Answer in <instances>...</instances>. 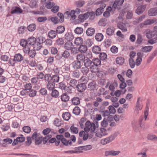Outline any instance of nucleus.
Wrapping results in <instances>:
<instances>
[{
	"mask_svg": "<svg viewBox=\"0 0 157 157\" xmlns=\"http://www.w3.org/2000/svg\"><path fill=\"white\" fill-rule=\"evenodd\" d=\"M144 119L143 116H141L139 119V121L138 122L136 121H133L132 122V124L133 128L135 130L139 129L140 127H144V124L142 123L143 119Z\"/></svg>",
	"mask_w": 157,
	"mask_h": 157,
	"instance_id": "nucleus-1",
	"label": "nucleus"
},
{
	"mask_svg": "<svg viewBox=\"0 0 157 157\" xmlns=\"http://www.w3.org/2000/svg\"><path fill=\"white\" fill-rule=\"evenodd\" d=\"M85 127L84 129L86 133H88L89 131L91 133L94 132L95 128L94 123H91L90 121H88L85 123Z\"/></svg>",
	"mask_w": 157,
	"mask_h": 157,
	"instance_id": "nucleus-2",
	"label": "nucleus"
},
{
	"mask_svg": "<svg viewBox=\"0 0 157 157\" xmlns=\"http://www.w3.org/2000/svg\"><path fill=\"white\" fill-rule=\"evenodd\" d=\"M32 139L34 140L36 145L40 144L43 138L39 133L34 132L32 136Z\"/></svg>",
	"mask_w": 157,
	"mask_h": 157,
	"instance_id": "nucleus-3",
	"label": "nucleus"
},
{
	"mask_svg": "<svg viewBox=\"0 0 157 157\" xmlns=\"http://www.w3.org/2000/svg\"><path fill=\"white\" fill-rule=\"evenodd\" d=\"M117 136V133H115L109 136L102 139L101 140L100 143L102 145H105L113 140Z\"/></svg>",
	"mask_w": 157,
	"mask_h": 157,
	"instance_id": "nucleus-4",
	"label": "nucleus"
},
{
	"mask_svg": "<svg viewBox=\"0 0 157 157\" xmlns=\"http://www.w3.org/2000/svg\"><path fill=\"white\" fill-rule=\"evenodd\" d=\"M56 137L57 140L61 141L62 144L66 146L71 145L72 142L71 140H67L62 135H57Z\"/></svg>",
	"mask_w": 157,
	"mask_h": 157,
	"instance_id": "nucleus-5",
	"label": "nucleus"
},
{
	"mask_svg": "<svg viewBox=\"0 0 157 157\" xmlns=\"http://www.w3.org/2000/svg\"><path fill=\"white\" fill-rule=\"evenodd\" d=\"M75 11L74 10H71L70 12L67 11L64 14V17L68 19L71 18V20H74L76 18V16L75 15Z\"/></svg>",
	"mask_w": 157,
	"mask_h": 157,
	"instance_id": "nucleus-6",
	"label": "nucleus"
},
{
	"mask_svg": "<svg viewBox=\"0 0 157 157\" xmlns=\"http://www.w3.org/2000/svg\"><path fill=\"white\" fill-rule=\"evenodd\" d=\"M121 152L119 151H115L113 150L106 151L104 153V155L105 156H115L118 155Z\"/></svg>",
	"mask_w": 157,
	"mask_h": 157,
	"instance_id": "nucleus-7",
	"label": "nucleus"
},
{
	"mask_svg": "<svg viewBox=\"0 0 157 157\" xmlns=\"http://www.w3.org/2000/svg\"><path fill=\"white\" fill-rule=\"evenodd\" d=\"M141 101V98H138L135 108V110L137 113H139V111H140L143 107L142 104L140 103V102Z\"/></svg>",
	"mask_w": 157,
	"mask_h": 157,
	"instance_id": "nucleus-8",
	"label": "nucleus"
},
{
	"mask_svg": "<svg viewBox=\"0 0 157 157\" xmlns=\"http://www.w3.org/2000/svg\"><path fill=\"white\" fill-rule=\"evenodd\" d=\"M146 35L148 39H151L154 37L155 35H157L156 31H153L149 29H147L146 31Z\"/></svg>",
	"mask_w": 157,
	"mask_h": 157,
	"instance_id": "nucleus-9",
	"label": "nucleus"
},
{
	"mask_svg": "<svg viewBox=\"0 0 157 157\" xmlns=\"http://www.w3.org/2000/svg\"><path fill=\"white\" fill-rule=\"evenodd\" d=\"M11 12L12 14H20L22 13L23 11L20 8L15 6L12 8Z\"/></svg>",
	"mask_w": 157,
	"mask_h": 157,
	"instance_id": "nucleus-10",
	"label": "nucleus"
},
{
	"mask_svg": "<svg viewBox=\"0 0 157 157\" xmlns=\"http://www.w3.org/2000/svg\"><path fill=\"white\" fill-rule=\"evenodd\" d=\"M86 88V86L85 83H80L76 86L77 90L80 92L84 91Z\"/></svg>",
	"mask_w": 157,
	"mask_h": 157,
	"instance_id": "nucleus-11",
	"label": "nucleus"
},
{
	"mask_svg": "<svg viewBox=\"0 0 157 157\" xmlns=\"http://www.w3.org/2000/svg\"><path fill=\"white\" fill-rule=\"evenodd\" d=\"M118 28L120 29L123 32L127 31V29L125 24L123 22H119L117 25Z\"/></svg>",
	"mask_w": 157,
	"mask_h": 157,
	"instance_id": "nucleus-12",
	"label": "nucleus"
},
{
	"mask_svg": "<svg viewBox=\"0 0 157 157\" xmlns=\"http://www.w3.org/2000/svg\"><path fill=\"white\" fill-rule=\"evenodd\" d=\"M148 14L150 16H154L157 15V8L150 9L148 11Z\"/></svg>",
	"mask_w": 157,
	"mask_h": 157,
	"instance_id": "nucleus-13",
	"label": "nucleus"
},
{
	"mask_svg": "<svg viewBox=\"0 0 157 157\" xmlns=\"http://www.w3.org/2000/svg\"><path fill=\"white\" fill-rule=\"evenodd\" d=\"M117 6H119L118 4V0H116L113 5L112 7L108 6L107 8V10H109L110 12H112L113 13Z\"/></svg>",
	"mask_w": 157,
	"mask_h": 157,
	"instance_id": "nucleus-14",
	"label": "nucleus"
},
{
	"mask_svg": "<svg viewBox=\"0 0 157 157\" xmlns=\"http://www.w3.org/2000/svg\"><path fill=\"white\" fill-rule=\"evenodd\" d=\"M152 46H148L143 47L141 49V51L143 52L147 53L150 52L153 49Z\"/></svg>",
	"mask_w": 157,
	"mask_h": 157,
	"instance_id": "nucleus-15",
	"label": "nucleus"
},
{
	"mask_svg": "<svg viewBox=\"0 0 157 157\" xmlns=\"http://www.w3.org/2000/svg\"><path fill=\"white\" fill-rule=\"evenodd\" d=\"M146 7V5H142L139 6L136 10V13L138 14H140L145 10Z\"/></svg>",
	"mask_w": 157,
	"mask_h": 157,
	"instance_id": "nucleus-16",
	"label": "nucleus"
},
{
	"mask_svg": "<svg viewBox=\"0 0 157 157\" xmlns=\"http://www.w3.org/2000/svg\"><path fill=\"white\" fill-rule=\"evenodd\" d=\"M74 36L72 33L71 32L67 33L64 36V38L68 41H70L74 38Z\"/></svg>",
	"mask_w": 157,
	"mask_h": 157,
	"instance_id": "nucleus-17",
	"label": "nucleus"
},
{
	"mask_svg": "<svg viewBox=\"0 0 157 157\" xmlns=\"http://www.w3.org/2000/svg\"><path fill=\"white\" fill-rule=\"evenodd\" d=\"M57 34L56 31L51 30L48 32V36L50 39H53L56 37Z\"/></svg>",
	"mask_w": 157,
	"mask_h": 157,
	"instance_id": "nucleus-18",
	"label": "nucleus"
},
{
	"mask_svg": "<svg viewBox=\"0 0 157 157\" xmlns=\"http://www.w3.org/2000/svg\"><path fill=\"white\" fill-rule=\"evenodd\" d=\"M46 87L48 90H52L55 88V84L53 82H49L47 83Z\"/></svg>",
	"mask_w": 157,
	"mask_h": 157,
	"instance_id": "nucleus-19",
	"label": "nucleus"
},
{
	"mask_svg": "<svg viewBox=\"0 0 157 157\" xmlns=\"http://www.w3.org/2000/svg\"><path fill=\"white\" fill-rule=\"evenodd\" d=\"M27 41L28 44L33 46L36 43V39L33 36H31L28 39Z\"/></svg>",
	"mask_w": 157,
	"mask_h": 157,
	"instance_id": "nucleus-20",
	"label": "nucleus"
},
{
	"mask_svg": "<svg viewBox=\"0 0 157 157\" xmlns=\"http://www.w3.org/2000/svg\"><path fill=\"white\" fill-rule=\"evenodd\" d=\"M88 12L85 13L83 14H80L78 16V20L81 22L83 21L84 20H86L88 18Z\"/></svg>",
	"mask_w": 157,
	"mask_h": 157,
	"instance_id": "nucleus-21",
	"label": "nucleus"
},
{
	"mask_svg": "<svg viewBox=\"0 0 157 157\" xmlns=\"http://www.w3.org/2000/svg\"><path fill=\"white\" fill-rule=\"evenodd\" d=\"M86 34L89 36H91L95 33V30L93 28H88L86 31Z\"/></svg>",
	"mask_w": 157,
	"mask_h": 157,
	"instance_id": "nucleus-22",
	"label": "nucleus"
},
{
	"mask_svg": "<svg viewBox=\"0 0 157 157\" xmlns=\"http://www.w3.org/2000/svg\"><path fill=\"white\" fill-rule=\"evenodd\" d=\"M73 43L70 41L66 42L64 45V48L67 50H70L73 47Z\"/></svg>",
	"mask_w": 157,
	"mask_h": 157,
	"instance_id": "nucleus-23",
	"label": "nucleus"
},
{
	"mask_svg": "<svg viewBox=\"0 0 157 157\" xmlns=\"http://www.w3.org/2000/svg\"><path fill=\"white\" fill-rule=\"evenodd\" d=\"M87 50L86 46L84 45H81L78 48V51L82 53H86Z\"/></svg>",
	"mask_w": 157,
	"mask_h": 157,
	"instance_id": "nucleus-24",
	"label": "nucleus"
},
{
	"mask_svg": "<svg viewBox=\"0 0 157 157\" xmlns=\"http://www.w3.org/2000/svg\"><path fill=\"white\" fill-rule=\"evenodd\" d=\"M115 31L114 28L112 26L109 27L106 30V33L109 36H111L113 34Z\"/></svg>",
	"mask_w": 157,
	"mask_h": 157,
	"instance_id": "nucleus-25",
	"label": "nucleus"
},
{
	"mask_svg": "<svg viewBox=\"0 0 157 157\" xmlns=\"http://www.w3.org/2000/svg\"><path fill=\"white\" fill-rule=\"evenodd\" d=\"M73 67L76 69H78L81 67V62L79 61H74L72 63Z\"/></svg>",
	"mask_w": 157,
	"mask_h": 157,
	"instance_id": "nucleus-26",
	"label": "nucleus"
},
{
	"mask_svg": "<svg viewBox=\"0 0 157 157\" xmlns=\"http://www.w3.org/2000/svg\"><path fill=\"white\" fill-rule=\"evenodd\" d=\"M83 42V40L82 38L80 37H77L75 40V44L77 46L81 45Z\"/></svg>",
	"mask_w": 157,
	"mask_h": 157,
	"instance_id": "nucleus-27",
	"label": "nucleus"
},
{
	"mask_svg": "<svg viewBox=\"0 0 157 157\" xmlns=\"http://www.w3.org/2000/svg\"><path fill=\"white\" fill-rule=\"evenodd\" d=\"M14 58L16 61L21 62L23 60V57L20 53L16 54L14 56Z\"/></svg>",
	"mask_w": 157,
	"mask_h": 157,
	"instance_id": "nucleus-28",
	"label": "nucleus"
},
{
	"mask_svg": "<svg viewBox=\"0 0 157 157\" xmlns=\"http://www.w3.org/2000/svg\"><path fill=\"white\" fill-rule=\"evenodd\" d=\"M65 30V28L64 26H59L56 28V32L58 34H62L64 32Z\"/></svg>",
	"mask_w": 157,
	"mask_h": 157,
	"instance_id": "nucleus-29",
	"label": "nucleus"
},
{
	"mask_svg": "<svg viewBox=\"0 0 157 157\" xmlns=\"http://www.w3.org/2000/svg\"><path fill=\"white\" fill-rule=\"evenodd\" d=\"M72 104L75 105H78L80 103V99L78 97H76L73 98L71 99Z\"/></svg>",
	"mask_w": 157,
	"mask_h": 157,
	"instance_id": "nucleus-30",
	"label": "nucleus"
},
{
	"mask_svg": "<svg viewBox=\"0 0 157 157\" xmlns=\"http://www.w3.org/2000/svg\"><path fill=\"white\" fill-rule=\"evenodd\" d=\"M104 36L101 33H98L95 36V39L98 41H101L103 39Z\"/></svg>",
	"mask_w": 157,
	"mask_h": 157,
	"instance_id": "nucleus-31",
	"label": "nucleus"
},
{
	"mask_svg": "<svg viewBox=\"0 0 157 157\" xmlns=\"http://www.w3.org/2000/svg\"><path fill=\"white\" fill-rule=\"evenodd\" d=\"M76 59L78 61H84L86 59V57L84 55L81 53L77 55Z\"/></svg>",
	"mask_w": 157,
	"mask_h": 157,
	"instance_id": "nucleus-32",
	"label": "nucleus"
},
{
	"mask_svg": "<svg viewBox=\"0 0 157 157\" xmlns=\"http://www.w3.org/2000/svg\"><path fill=\"white\" fill-rule=\"evenodd\" d=\"M89 69L87 67L84 66L82 67L81 70V72L84 75H86L89 72Z\"/></svg>",
	"mask_w": 157,
	"mask_h": 157,
	"instance_id": "nucleus-33",
	"label": "nucleus"
},
{
	"mask_svg": "<svg viewBox=\"0 0 157 157\" xmlns=\"http://www.w3.org/2000/svg\"><path fill=\"white\" fill-rule=\"evenodd\" d=\"M101 51V49L98 46H94L92 48L93 52L96 54H98L100 53Z\"/></svg>",
	"mask_w": 157,
	"mask_h": 157,
	"instance_id": "nucleus-34",
	"label": "nucleus"
},
{
	"mask_svg": "<svg viewBox=\"0 0 157 157\" xmlns=\"http://www.w3.org/2000/svg\"><path fill=\"white\" fill-rule=\"evenodd\" d=\"M90 69L92 73H96L99 72L98 67L96 65H92L90 67Z\"/></svg>",
	"mask_w": 157,
	"mask_h": 157,
	"instance_id": "nucleus-35",
	"label": "nucleus"
},
{
	"mask_svg": "<svg viewBox=\"0 0 157 157\" xmlns=\"http://www.w3.org/2000/svg\"><path fill=\"white\" fill-rule=\"evenodd\" d=\"M62 116L63 118L65 120L67 121L70 119L71 115L70 113L68 112H66L63 113Z\"/></svg>",
	"mask_w": 157,
	"mask_h": 157,
	"instance_id": "nucleus-36",
	"label": "nucleus"
},
{
	"mask_svg": "<svg viewBox=\"0 0 157 157\" xmlns=\"http://www.w3.org/2000/svg\"><path fill=\"white\" fill-rule=\"evenodd\" d=\"M149 103H147L146 107V110L144 111V116H143L144 118V121L146 120L147 117L148 115V110L149 108Z\"/></svg>",
	"mask_w": 157,
	"mask_h": 157,
	"instance_id": "nucleus-37",
	"label": "nucleus"
},
{
	"mask_svg": "<svg viewBox=\"0 0 157 157\" xmlns=\"http://www.w3.org/2000/svg\"><path fill=\"white\" fill-rule=\"evenodd\" d=\"M84 63L85 66L88 67L92 63V62L87 58L84 61Z\"/></svg>",
	"mask_w": 157,
	"mask_h": 157,
	"instance_id": "nucleus-38",
	"label": "nucleus"
},
{
	"mask_svg": "<svg viewBox=\"0 0 157 157\" xmlns=\"http://www.w3.org/2000/svg\"><path fill=\"white\" fill-rule=\"evenodd\" d=\"M124 62V59L122 57H117L116 59V62L118 64L122 65Z\"/></svg>",
	"mask_w": 157,
	"mask_h": 157,
	"instance_id": "nucleus-39",
	"label": "nucleus"
},
{
	"mask_svg": "<svg viewBox=\"0 0 157 157\" xmlns=\"http://www.w3.org/2000/svg\"><path fill=\"white\" fill-rule=\"evenodd\" d=\"M36 28V25L34 24H32L27 27L29 31L32 32L34 31Z\"/></svg>",
	"mask_w": 157,
	"mask_h": 157,
	"instance_id": "nucleus-40",
	"label": "nucleus"
},
{
	"mask_svg": "<svg viewBox=\"0 0 157 157\" xmlns=\"http://www.w3.org/2000/svg\"><path fill=\"white\" fill-rule=\"evenodd\" d=\"M121 82V83L120 85V87L122 89V90L121 91V92H122L123 94H124L126 91L124 88L127 85L124 81L122 82Z\"/></svg>",
	"mask_w": 157,
	"mask_h": 157,
	"instance_id": "nucleus-41",
	"label": "nucleus"
},
{
	"mask_svg": "<svg viewBox=\"0 0 157 157\" xmlns=\"http://www.w3.org/2000/svg\"><path fill=\"white\" fill-rule=\"evenodd\" d=\"M148 140H151L157 141V136L155 135L151 134H148L147 136Z\"/></svg>",
	"mask_w": 157,
	"mask_h": 157,
	"instance_id": "nucleus-42",
	"label": "nucleus"
},
{
	"mask_svg": "<svg viewBox=\"0 0 157 157\" xmlns=\"http://www.w3.org/2000/svg\"><path fill=\"white\" fill-rule=\"evenodd\" d=\"M75 33L77 34H81L83 32V29L81 27H77L74 30Z\"/></svg>",
	"mask_w": 157,
	"mask_h": 157,
	"instance_id": "nucleus-43",
	"label": "nucleus"
},
{
	"mask_svg": "<svg viewBox=\"0 0 157 157\" xmlns=\"http://www.w3.org/2000/svg\"><path fill=\"white\" fill-rule=\"evenodd\" d=\"M107 20L105 18H102L100 19L98 23L99 25L105 26L106 24Z\"/></svg>",
	"mask_w": 157,
	"mask_h": 157,
	"instance_id": "nucleus-44",
	"label": "nucleus"
},
{
	"mask_svg": "<svg viewBox=\"0 0 157 157\" xmlns=\"http://www.w3.org/2000/svg\"><path fill=\"white\" fill-rule=\"evenodd\" d=\"M61 98L62 101L66 102L69 101V97L66 94H64L61 96Z\"/></svg>",
	"mask_w": 157,
	"mask_h": 157,
	"instance_id": "nucleus-45",
	"label": "nucleus"
},
{
	"mask_svg": "<svg viewBox=\"0 0 157 157\" xmlns=\"http://www.w3.org/2000/svg\"><path fill=\"white\" fill-rule=\"evenodd\" d=\"M88 15L89 17L88 18L90 20H93L95 18V13L94 12L91 11L90 12H88Z\"/></svg>",
	"mask_w": 157,
	"mask_h": 157,
	"instance_id": "nucleus-46",
	"label": "nucleus"
},
{
	"mask_svg": "<svg viewBox=\"0 0 157 157\" xmlns=\"http://www.w3.org/2000/svg\"><path fill=\"white\" fill-rule=\"evenodd\" d=\"M51 95L52 97L56 98L59 96V93L56 90H52Z\"/></svg>",
	"mask_w": 157,
	"mask_h": 157,
	"instance_id": "nucleus-47",
	"label": "nucleus"
},
{
	"mask_svg": "<svg viewBox=\"0 0 157 157\" xmlns=\"http://www.w3.org/2000/svg\"><path fill=\"white\" fill-rule=\"evenodd\" d=\"M33 45L34 46V48L35 50L38 51L40 50L42 47V44H41L40 43H39L38 42L36 43Z\"/></svg>",
	"mask_w": 157,
	"mask_h": 157,
	"instance_id": "nucleus-48",
	"label": "nucleus"
},
{
	"mask_svg": "<svg viewBox=\"0 0 157 157\" xmlns=\"http://www.w3.org/2000/svg\"><path fill=\"white\" fill-rule=\"evenodd\" d=\"M70 130L71 132L75 134H77L78 132V129L77 127L74 126V125H72L70 128Z\"/></svg>",
	"mask_w": 157,
	"mask_h": 157,
	"instance_id": "nucleus-49",
	"label": "nucleus"
},
{
	"mask_svg": "<svg viewBox=\"0 0 157 157\" xmlns=\"http://www.w3.org/2000/svg\"><path fill=\"white\" fill-rule=\"evenodd\" d=\"M96 87V84L94 82H91L88 84V87L91 90H94Z\"/></svg>",
	"mask_w": 157,
	"mask_h": 157,
	"instance_id": "nucleus-50",
	"label": "nucleus"
},
{
	"mask_svg": "<svg viewBox=\"0 0 157 157\" xmlns=\"http://www.w3.org/2000/svg\"><path fill=\"white\" fill-rule=\"evenodd\" d=\"M73 87L70 86H66L64 91L67 94H71L72 93Z\"/></svg>",
	"mask_w": 157,
	"mask_h": 157,
	"instance_id": "nucleus-51",
	"label": "nucleus"
},
{
	"mask_svg": "<svg viewBox=\"0 0 157 157\" xmlns=\"http://www.w3.org/2000/svg\"><path fill=\"white\" fill-rule=\"evenodd\" d=\"M55 5L54 2H46L45 3V7L48 9H51Z\"/></svg>",
	"mask_w": 157,
	"mask_h": 157,
	"instance_id": "nucleus-52",
	"label": "nucleus"
},
{
	"mask_svg": "<svg viewBox=\"0 0 157 157\" xmlns=\"http://www.w3.org/2000/svg\"><path fill=\"white\" fill-rule=\"evenodd\" d=\"M36 0H31L29 3V6L32 8H36Z\"/></svg>",
	"mask_w": 157,
	"mask_h": 157,
	"instance_id": "nucleus-53",
	"label": "nucleus"
},
{
	"mask_svg": "<svg viewBox=\"0 0 157 157\" xmlns=\"http://www.w3.org/2000/svg\"><path fill=\"white\" fill-rule=\"evenodd\" d=\"M80 112V110L78 106L75 107L73 109V113L76 115H79Z\"/></svg>",
	"mask_w": 157,
	"mask_h": 157,
	"instance_id": "nucleus-54",
	"label": "nucleus"
},
{
	"mask_svg": "<svg viewBox=\"0 0 157 157\" xmlns=\"http://www.w3.org/2000/svg\"><path fill=\"white\" fill-rule=\"evenodd\" d=\"M155 19H149L147 20L144 22L145 25H147L154 23L155 22Z\"/></svg>",
	"mask_w": 157,
	"mask_h": 157,
	"instance_id": "nucleus-55",
	"label": "nucleus"
},
{
	"mask_svg": "<svg viewBox=\"0 0 157 157\" xmlns=\"http://www.w3.org/2000/svg\"><path fill=\"white\" fill-rule=\"evenodd\" d=\"M45 81H47L49 82H51V80L52 79V76H51L50 74H46L44 75V78Z\"/></svg>",
	"mask_w": 157,
	"mask_h": 157,
	"instance_id": "nucleus-56",
	"label": "nucleus"
},
{
	"mask_svg": "<svg viewBox=\"0 0 157 157\" xmlns=\"http://www.w3.org/2000/svg\"><path fill=\"white\" fill-rule=\"evenodd\" d=\"M92 63H93L94 65L98 66L101 64V61L98 59L95 58L93 59Z\"/></svg>",
	"mask_w": 157,
	"mask_h": 157,
	"instance_id": "nucleus-57",
	"label": "nucleus"
},
{
	"mask_svg": "<svg viewBox=\"0 0 157 157\" xmlns=\"http://www.w3.org/2000/svg\"><path fill=\"white\" fill-rule=\"evenodd\" d=\"M129 64L132 68L134 67L136 64L134 59L132 58H130L129 59Z\"/></svg>",
	"mask_w": 157,
	"mask_h": 157,
	"instance_id": "nucleus-58",
	"label": "nucleus"
},
{
	"mask_svg": "<svg viewBox=\"0 0 157 157\" xmlns=\"http://www.w3.org/2000/svg\"><path fill=\"white\" fill-rule=\"evenodd\" d=\"M54 124L56 126L59 127L61 126L62 122L61 120L59 119L56 118L55 119L54 121Z\"/></svg>",
	"mask_w": 157,
	"mask_h": 157,
	"instance_id": "nucleus-59",
	"label": "nucleus"
},
{
	"mask_svg": "<svg viewBox=\"0 0 157 157\" xmlns=\"http://www.w3.org/2000/svg\"><path fill=\"white\" fill-rule=\"evenodd\" d=\"M143 41L142 36L141 35L139 34L137 35L136 39V43L139 44H141Z\"/></svg>",
	"mask_w": 157,
	"mask_h": 157,
	"instance_id": "nucleus-60",
	"label": "nucleus"
},
{
	"mask_svg": "<svg viewBox=\"0 0 157 157\" xmlns=\"http://www.w3.org/2000/svg\"><path fill=\"white\" fill-rule=\"evenodd\" d=\"M28 54L30 57L33 58L35 56L36 54L35 50H30Z\"/></svg>",
	"mask_w": 157,
	"mask_h": 157,
	"instance_id": "nucleus-61",
	"label": "nucleus"
},
{
	"mask_svg": "<svg viewBox=\"0 0 157 157\" xmlns=\"http://www.w3.org/2000/svg\"><path fill=\"white\" fill-rule=\"evenodd\" d=\"M85 2L83 1H79L75 2L76 5L78 7H81L85 4Z\"/></svg>",
	"mask_w": 157,
	"mask_h": 157,
	"instance_id": "nucleus-62",
	"label": "nucleus"
},
{
	"mask_svg": "<svg viewBox=\"0 0 157 157\" xmlns=\"http://www.w3.org/2000/svg\"><path fill=\"white\" fill-rule=\"evenodd\" d=\"M56 44L59 45H62L64 44V40L63 38H59L56 41Z\"/></svg>",
	"mask_w": 157,
	"mask_h": 157,
	"instance_id": "nucleus-63",
	"label": "nucleus"
},
{
	"mask_svg": "<svg viewBox=\"0 0 157 157\" xmlns=\"http://www.w3.org/2000/svg\"><path fill=\"white\" fill-rule=\"evenodd\" d=\"M23 130L25 133H29L30 132L31 128L28 126H25L23 128Z\"/></svg>",
	"mask_w": 157,
	"mask_h": 157,
	"instance_id": "nucleus-64",
	"label": "nucleus"
}]
</instances>
